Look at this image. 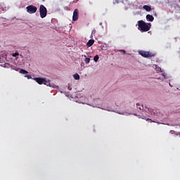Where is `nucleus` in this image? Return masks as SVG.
Wrapping results in <instances>:
<instances>
[{
	"label": "nucleus",
	"instance_id": "nucleus-14",
	"mask_svg": "<svg viewBox=\"0 0 180 180\" xmlns=\"http://www.w3.org/2000/svg\"><path fill=\"white\" fill-rule=\"evenodd\" d=\"M20 74H27V71H26V70H25L23 69H21L20 70Z\"/></svg>",
	"mask_w": 180,
	"mask_h": 180
},
{
	"label": "nucleus",
	"instance_id": "nucleus-13",
	"mask_svg": "<svg viewBox=\"0 0 180 180\" xmlns=\"http://www.w3.org/2000/svg\"><path fill=\"white\" fill-rule=\"evenodd\" d=\"M91 61V58H85L84 62L86 64H89V62Z\"/></svg>",
	"mask_w": 180,
	"mask_h": 180
},
{
	"label": "nucleus",
	"instance_id": "nucleus-16",
	"mask_svg": "<svg viewBox=\"0 0 180 180\" xmlns=\"http://www.w3.org/2000/svg\"><path fill=\"white\" fill-rule=\"evenodd\" d=\"M96 33V30H93L92 31H91V34H95Z\"/></svg>",
	"mask_w": 180,
	"mask_h": 180
},
{
	"label": "nucleus",
	"instance_id": "nucleus-17",
	"mask_svg": "<svg viewBox=\"0 0 180 180\" xmlns=\"http://www.w3.org/2000/svg\"><path fill=\"white\" fill-rule=\"evenodd\" d=\"M120 53H123V54H126V51L125 50H120Z\"/></svg>",
	"mask_w": 180,
	"mask_h": 180
},
{
	"label": "nucleus",
	"instance_id": "nucleus-18",
	"mask_svg": "<svg viewBox=\"0 0 180 180\" xmlns=\"http://www.w3.org/2000/svg\"><path fill=\"white\" fill-rule=\"evenodd\" d=\"M25 77H27V78H28V79H30V78H32V77H30V75H27Z\"/></svg>",
	"mask_w": 180,
	"mask_h": 180
},
{
	"label": "nucleus",
	"instance_id": "nucleus-2",
	"mask_svg": "<svg viewBox=\"0 0 180 180\" xmlns=\"http://www.w3.org/2000/svg\"><path fill=\"white\" fill-rule=\"evenodd\" d=\"M39 13L41 19H44L47 16V8L44 5L39 6Z\"/></svg>",
	"mask_w": 180,
	"mask_h": 180
},
{
	"label": "nucleus",
	"instance_id": "nucleus-9",
	"mask_svg": "<svg viewBox=\"0 0 180 180\" xmlns=\"http://www.w3.org/2000/svg\"><path fill=\"white\" fill-rule=\"evenodd\" d=\"M143 8L146 11V12H150L151 11V6H148V5H145L143 6Z\"/></svg>",
	"mask_w": 180,
	"mask_h": 180
},
{
	"label": "nucleus",
	"instance_id": "nucleus-5",
	"mask_svg": "<svg viewBox=\"0 0 180 180\" xmlns=\"http://www.w3.org/2000/svg\"><path fill=\"white\" fill-rule=\"evenodd\" d=\"M78 16H79V11L76 8L73 12L72 20L77 22L78 20Z\"/></svg>",
	"mask_w": 180,
	"mask_h": 180
},
{
	"label": "nucleus",
	"instance_id": "nucleus-10",
	"mask_svg": "<svg viewBox=\"0 0 180 180\" xmlns=\"http://www.w3.org/2000/svg\"><path fill=\"white\" fill-rule=\"evenodd\" d=\"M44 84L46 85L47 86H51V83L50 82V80H46L44 82Z\"/></svg>",
	"mask_w": 180,
	"mask_h": 180
},
{
	"label": "nucleus",
	"instance_id": "nucleus-6",
	"mask_svg": "<svg viewBox=\"0 0 180 180\" xmlns=\"http://www.w3.org/2000/svg\"><path fill=\"white\" fill-rule=\"evenodd\" d=\"M34 79L39 85H42V84H44V82H45V79L44 78H41V77H35Z\"/></svg>",
	"mask_w": 180,
	"mask_h": 180
},
{
	"label": "nucleus",
	"instance_id": "nucleus-4",
	"mask_svg": "<svg viewBox=\"0 0 180 180\" xmlns=\"http://www.w3.org/2000/svg\"><path fill=\"white\" fill-rule=\"evenodd\" d=\"M139 54L145 58L153 57V53L146 51H140Z\"/></svg>",
	"mask_w": 180,
	"mask_h": 180
},
{
	"label": "nucleus",
	"instance_id": "nucleus-8",
	"mask_svg": "<svg viewBox=\"0 0 180 180\" xmlns=\"http://www.w3.org/2000/svg\"><path fill=\"white\" fill-rule=\"evenodd\" d=\"M94 43H95V40H94V39H90V40H89L88 42L86 43V46H87L88 47H91V46L94 45Z\"/></svg>",
	"mask_w": 180,
	"mask_h": 180
},
{
	"label": "nucleus",
	"instance_id": "nucleus-1",
	"mask_svg": "<svg viewBox=\"0 0 180 180\" xmlns=\"http://www.w3.org/2000/svg\"><path fill=\"white\" fill-rule=\"evenodd\" d=\"M138 29L143 33L144 32H148L151 29V23L146 22L143 20L138 21Z\"/></svg>",
	"mask_w": 180,
	"mask_h": 180
},
{
	"label": "nucleus",
	"instance_id": "nucleus-15",
	"mask_svg": "<svg viewBox=\"0 0 180 180\" xmlns=\"http://www.w3.org/2000/svg\"><path fill=\"white\" fill-rule=\"evenodd\" d=\"M13 57H18V56H19V53L15 52V53L12 54Z\"/></svg>",
	"mask_w": 180,
	"mask_h": 180
},
{
	"label": "nucleus",
	"instance_id": "nucleus-11",
	"mask_svg": "<svg viewBox=\"0 0 180 180\" xmlns=\"http://www.w3.org/2000/svg\"><path fill=\"white\" fill-rule=\"evenodd\" d=\"M98 60H99V56L96 55L94 58V61H95V63H98Z\"/></svg>",
	"mask_w": 180,
	"mask_h": 180
},
{
	"label": "nucleus",
	"instance_id": "nucleus-12",
	"mask_svg": "<svg viewBox=\"0 0 180 180\" xmlns=\"http://www.w3.org/2000/svg\"><path fill=\"white\" fill-rule=\"evenodd\" d=\"M73 78H75L77 80L79 79V75H78V73L75 74L73 75Z\"/></svg>",
	"mask_w": 180,
	"mask_h": 180
},
{
	"label": "nucleus",
	"instance_id": "nucleus-7",
	"mask_svg": "<svg viewBox=\"0 0 180 180\" xmlns=\"http://www.w3.org/2000/svg\"><path fill=\"white\" fill-rule=\"evenodd\" d=\"M146 20L148 22H153L154 21V17L152 15L148 14L146 15Z\"/></svg>",
	"mask_w": 180,
	"mask_h": 180
},
{
	"label": "nucleus",
	"instance_id": "nucleus-3",
	"mask_svg": "<svg viewBox=\"0 0 180 180\" xmlns=\"http://www.w3.org/2000/svg\"><path fill=\"white\" fill-rule=\"evenodd\" d=\"M27 13L30 15H33V13H36L37 12V7L33 5H30L26 7Z\"/></svg>",
	"mask_w": 180,
	"mask_h": 180
}]
</instances>
